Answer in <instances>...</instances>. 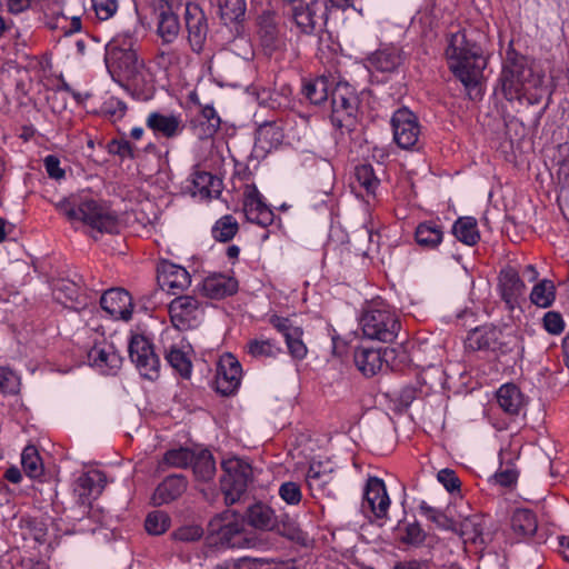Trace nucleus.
I'll return each mask as SVG.
<instances>
[{"mask_svg": "<svg viewBox=\"0 0 569 569\" xmlns=\"http://www.w3.org/2000/svg\"><path fill=\"white\" fill-rule=\"evenodd\" d=\"M20 381L18 376L6 367H0V391L3 393H17Z\"/></svg>", "mask_w": 569, "mask_h": 569, "instance_id": "obj_56", "label": "nucleus"}, {"mask_svg": "<svg viewBox=\"0 0 569 569\" xmlns=\"http://www.w3.org/2000/svg\"><path fill=\"white\" fill-rule=\"evenodd\" d=\"M129 358L134 363L140 376L154 381L160 376V360L153 345L143 335H132L128 345Z\"/></svg>", "mask_w": 569, "mask_h": 569, "instance_id": "obj_9", "label": "nucleus"}, {"mask_svg": "<svg viewBox=\"0 0 569 569\" xmlns=\"http://www.w3.org/2000/svg\"><path fill=\"white\" fill-rule=\"evenodd\" d=\"M458 522V530L465 540L476 542L482 540L483 533V518L480 515H471L463 517L461 520L456 519Z\"/></svg>", "mask_w": 569, "mask_h": 569, "instance_id": "obj_37", "label": "nucleus"}, {"mask_svg": "<svg viewBox=\"0 0 569 569\" xmlns=\"http://www.w3.org/2000/svg\"><path fill=\"white\" fill-rule=\"evenodd\" d=\"M359 325L366 338L385 343L393 342L401 329L395 311L377 301H372L363 308Z\"/></svg>", "mask_w": 569, "mask_h": 569, "instance_id": "obj_4", "label": "nucleus"}, {"mask_svg": "<svg viewBox=\"0 0 569 569\" xmlns=\"http://www.w3.org/2000/svg\"><path fill=\"white\" fill-rule=\"evenodd\" d=\"M260 44L266 53L271 54L281 46L279 17L274 10H263L257 19Z\"/></svg>", "mask_w": 569, "mask_h": 569, "instance_id": "obj_19", "label": "nucleus"}, {"mask_svg": "<svg viewBox=\"0 0 569 569\" xmlns=\"http://www.w3.org/2000/svg\"><path fill=\"white\" fill-rule=\"evenodd\" d=\"M437 479L449 492L460 491L461 482L453 470H440Z\"/></svg>", "mask_w": 569, "mask_h": 569, "instance_id": "obj_59", "label": "nucleus"}, {"mask_svg": "<svg viewBox=\"0 0 569 569\" xmlns=\"http://www.w3.org/2000/svg\"><path fill=\"white\" fill-rule=\"evenodd\" d=\"M278 533L289 538L290 540L300 541L305 539L303 532L296 526L295 522H283L280 525L278 522V527L274 529Z\"/></svg>", "mask_w": 569, "mask_h": 569, "instance_id": "obj_63", "label": "nucleus"}, {"mask_svg": "<svg viewBox=\"0 0 569 569\" xmlns=\"http://www.w3.org/2000/svg\"><path fill=\"white\" fill-rule=\"evenodd\" d=\"M193 459L194 452L181 447L168 450L163 456L161 465L174 468H187L191 465Z\"/></svg>", "mask_w": 569, "mask_h": 569, "instance_id": "obj_48", "label": "nucleus"}, {"mask_svg": "<svg viewBox=\"0 0 569 569\" xmlns=\"http://www.w3.org/2000/svg\"><path fill=\"white\" fill-rule=\"evenodd\" d=\"M390 507V499L382 479L371 477L368 479L361 509L365 513H372L376 519H386Z\"/></svg>", "mask_w": 569, "mask_h": 569, "instance_id": "obj_12", "label": "nucleus"}, {"mask_svg": "<svg viewBox=\"0 0 569 569\" xmlns=\"http://www.w3.org/2000/svg\"><path fill=\"white\" fill-rule=\"evenodd\" d=\"M501 331L495 327H480L469 332L466 348L472 351H496L500 349Z\"/></svg>", "mask_w": 569, "mask_h": 569, "instance_id": "obj_23", "label": "nucleus"}, {"mask_svg": "<svg viewBox=\"0 0 569 569\" xmlns=\"http://www.w3.org/2000/svg\"><path fill=\"white\" fill-rule=\"evenodd\" d=\"M170 527V517L160 510L150 512L144 521V528L148 533L159 536L164 533Z\"/></svg>", "mask_w": 569, "mask_h": 569, "instance_id": "obj_50", "label": "nucleus"}, {"mask_svg": "<svg viewBox=\"0 0 569 569\" xmlns=\"http://www.w3.org/2000/svg\"><path fill=\"white\" fill-rule=\"evenodd\" d=\"M419 510L427 519L435 522L437 527L451 531L458 530V522L451 516L449 508L447 509L448 513H446L429 506L426 501H421Z\"/></svg>", "mask_w": 569, "mask_h": 569, "instance_id": "obj_40", "label": "nucleus"}, {"mask_svg": "<svg viewBox=\"0 0 569 569\" xmlns=\"http://www.w3.org/2000/svg\"><path fill=\"white\" fill-rule=\"evenodd\" d=\"M453 236L467 246H475L479 239L477 220L473 217H460L452 226Z\"/></svg>", "mask_w": 569, "mask_h": 569, "instance_id": "obj_35", "label": "nucleus"}, {"mask_svg": "<svg viewBox=\"0 0 569 569\" xmlns=\"http://www.w3.org/2000/svg\"><path fill=\"white\" fill-rule=\"evenodd\" d=\"M223 476L220 481L224 502L232 506L246 495L249 483L253 479L252 467L241 458L233 457L222 462Z\"/></svg>", "mask_w": 569, "mask_h": 569, "instance_id": "obj_7", "label": "nucleus"}, {"mask_svg": "<svg viewBox=\"0 0 569 569\" xmlns=\"http://www.w3.org/2000/svg\"><path fill=\"white\" fill-rule=\"evenodd\" d=\"M146 128L158 140H172L182 134L186 120L180 112L154 110L146 117Z\"/></svg>", "mask_w": 569, "mask_h": 569, "instance_id": "obj_11", "label": "nucleus"}, {"mask_svg": "<svg viewBox=\"0 0 569 569\" xmlns=\"http://www.w3.org/2000/svg\"><path fill=\"white\" fill-rule=\"evenodd\" d=\"M303 331L301 328L293 330L292 333H287L286 342L290 355L298 360L307 356V347L302 341Z\"/></svg>", "mask_w": 569, "mask_h": 569, "instance_id": "obj_53", "label": "nucleus"}, {"mask_svg": "<svg viewBox=\"0 0 569 569\" xmlns=\"http://www.w3.org/2000/svg\"><path fill=\"white\" fill-rule=\"evenodd\" d=\"M378 184L379 179L370 164H360L355 168L353 180L350 183L355 191L362 189L367 194H375Z\"/></svg>", "mask_w": 569, "mask_h": 569, "instance_id": "obj_36", "label": "nucleus"}, {"mask_svg": "<svg viewBox=\"0 0 569 569\" xmlns=\"http://www.w3.org/2000/svg\"><path fill=\"white\" fill-rule=\"evenodd\" d=\"M445 53L449 70L463 84L471 99L478 98L487 66L482 48L463 30L449 37Z\"/></svg>", "mask_w": 569, "mask_h": 569, "instance_id": "obj_1", "label": "nucleus"}, {"mask_svg": "<svg viewBox=\"0 0 569 569\" xmlns=\"http://www.w3.org/2000/svg\"><path fill=\"white\" fill-rule=\"evenodd\" d=\"M390 124L393 142H418L421 127L417 116L408 108H400L395 111Z\"/></svg>", "mask_w": 569, "mask_h": 569, "instance_id": "obj_18", "label": "nucleus"}, {"mask_svg": "<svg viewBox=\"0 0 569 569\" xmlns=\"http://www.w3.org/2000/svg\"><path fill=\"white\" fill-rule=\"evenodd\" d=\"M556 298V288L552 281L542 280L538 282L530 293V300L533 305L540 308H548L552 305Z\"/></svg>", "mask_w": 569, "mask_h": 569, "instance_id": "obj_43", "label": "nucleus"}, {"mask_svg": "<svg viewBox=\"0 0 569 569\" xmlns=\"http://www.w3.org/2000/svg\"><path fill=\"white\" fill-rule=\"evenodd\" d=\"M93 8L100 20H108L116 13L118 2L117 0H94Z\"/></svg>", "mask_w": 569, "mask_h": 569, "instance_id": "obj_60", "label": "nucleus"}, {"mask_svg": "<svg viewBox=\"0 0 569 569\" xmlns=\"http://www.w3.org/2000/svg\"><path fill=\"white\" fill-rule=\"evenodd\" d=\"M203 535V530L200 526L189 525L177 529L172 536L176 540L192 542L199 540Z\"/></svg>", "mask_w": 569, "mask_h": 569, "instance_id": "obj_58", "label": "nucleus"}, {"mask_svg": "<svg viewBox=\"0 0 569 569\" xmlns=\"http://www.w3.org/2000/svg\"><path fill=\"white\" fill-rule=\"evenodd\" d=\"M402 50L397 47H387L377 50L370 57V63L379 71L393 72L403 62Z\"/></svg>", "mask_w": 569, "mask_h": 569, "instance_id": "obj_31", "label": "nucleus"}, {"mask_svg": "<svg viewBox=\"0 0 569 569\" xmlns=\"http://www.w3.org/2000/svg\"><path fill=\"white\" fill-rule=\"evenodd\" d=\"M44 167L50 178L59 180L64 177V170L60 168V161L56 156L46 157Z\"/></svg>", "mask_w": 569, "mask_h": 569, "instance_id": "obj_64", "label": "nucleus"}, {"mask_svg": "<svg viewBox=\"0 0 569 569\" xmlns=\"http://www.w3.org/2000/svg\"><path fill=\"white\" fill-rule=\"evenodd\" d=\"M178 16L171 10L159 12L158 34L164 43H171L179 34Z\"/></svg>", "mask_w": 569, "mask_h": 569, "instance_id": "obj_38", "label": "nucleus"}, {"mask_svg": "<svg viewBox=\"0 0 569 569\" xmlns=\"http://www.w3.org/2000/svg\"><path fill=\"white\" fill-rule=\"evenodd\" d=\"M191 183L192 196L206 200L218 198L223 189L222 180L206 171L194 172Z\"/></svg>", "mask_w": 569, "mask_h": 569, "instance_id": "obj_27", "label": "nucleus"}, {"mask_svg": "<svg viewBox=\"0 0 569 569\" xmlns=\"http://www.w3.org/2000/svg\"><path fill=\"white\" fill-rule=\"evenodd\" d=\"M221 120L214 108L206 106L193 124L194 134L200 140L212 139L220 127Z\"/></svg>", "mask_w": 569, "mask_h": 569, "instance_id": "obj_30", "label": "nucleus"}, {"mask_svg": "<svg viewBox=\"0 0 569 569\" xmlns=\"http://www.w3.org/2000/svg\"><path fill=\"white\" fill-rule=\"evenodd\" d=\"M107 479L103 472L91 470L82 473L76 481L74 493L81 505H89L91 499L99 497L104 489Z\"/></svg>", "mask_w": 569, "mask_h": 569, "instance_id": "obj_22", "label": "nucleus"}, {"mask_svg": "<svg viewBox=\"0 0 569 569\" xmlns=\"http://www.w3.org/2000/svg\"><path fill=\"white\" fill-rule=\"evenodd\" d=\"M219 16L227 26L239 22L246 14V0H218Z\"/></svg>", "mask_w": 569, "mask_h": 569, "instance_id": "obj_39", "label": "nucleus"}, {"mask_svg": "<svg viewBox=\"0 0 569 569\" xmlns=\"http://www.w3.org/2000/svg\"><path fill=\"white\" fill-rule=\"evenodd\" d=\"M242 369L240 362L231 353L223 355L217 367L216 390L222 396L233 395L241 382Z\"/></svg>", "mask_w": 569, "mask_h": 569, "instance_id": "obj_14", "label": "nucleus"}, {"mask_svg": "<svg viewBox=\"0 0 569 569\" xmlns=\"http://www.w3.org/2000/svg\"><path fill=\"white\" fill-rule=\"evenodd\" d=\"M101 308L116 319L129 320L132 316V299L129 292L121 288H112L100 298Z\"/></svg>", "mask_w": 569, "mask_h": 569, "instance_id": "obj_20", "label": "nucleus"}, {"mask_svg": "<svg viewBox=\"0 0 569 569\" xmlns=\"http://www.w3.org/2000/svg\"><path fill=\"white\" fill-rule=\"evenodd\" d=\"M333 479L332 471L323 470L321 462L311 463L307 472V481L311 489L325 490Z\"/></svg>", "mask_w": 569, "mask_h": 569, "instance_id": "obj_46", "label": "nucleus"}, {"mask_svg": "<svg viewBox=\"0 0 569 569\" xmlns=\"http://www.w3.org/2000/svg\"><path fill=\"white\" fill-rule=\"evenodd\" d=\"M499 288L501 298L510 311L520 306L526 286L515 269L507 268L500 272Z\"/></svg>", "mask_w": 569, "mask_h": 569, "instance_id": "obj_21", "label": "nucleus"}, {"mask_svg": "<svg viewBox=\"0 0 569 569\" xmlns=\"http://www.w3.org/2000/svg\"><path fill=\"white\" fill-rule=\"evenodd\" d=\"M333 7V0H309L306 6L293 7L292 18L302 33L312 34L322 30Z\"/></svg>", "mask_w": 569, "mask_h": 569, "instance_id": "obj_10", "label": "nucleus"}, {"mask_svg": "<svg viewBox=\"0 0 569 569\" xmlns=\"http://www.w3.org/2000/svg\"><path fill=\"white\" fill-rule=\"evenodd\" d=\"M137 40L128 32L114 36L106 46L104 62L111 78L121 86L142 90L149 72L136 49Z\"/></svg>", "mask_w": 569, "mask_h": 569, "instance_id": "obj_2", "label": "nucleus"}, {"mask_svg": "<svg viewBox=\"0 0 569 569\" xmlns=\"http://www.w3.org/2000/svg\"><path fill=\"white\" fill-rule=\"evenodd\" d=\"M244 517L248 525L257 529L274 530L278 527V517L273 509L263 502L249 506Z\"/></svg>", "mask_w": 569, "mask_h": 569, "instance_id": "obj_28", "label": "nucleus"}, {"mask_svg": "<svg viewBox=\"0 0 569 569\" xmlns=\"http://www.w3.org/2000/svg\"><path fill=\"white\" fill-rule=\"evenodd\" d=\"M169 313L171 322L177 329L187 330L194 327L202 315V309L194 297L180 296L170 302Z\"/></svg>", "mask_w": 569, "mask_h": 569, "instance_id": "obj_13", "label": "nucleus"}, {"mask_svg": "<svg viewBox=\"0 0 569 569\" xmlns=\"http://www.w3.org/2000/svg\"><path fill=\"white\" fill-rule=\"evenodd\" d=\"M211 543L223 548H253L258 545L254 532L244 528L238 520H230L226 511L212 518L208 525Z\"/></svg>", "mask_w": 569, "mask_h": 569, "instance_id": "obj_5", "label": "nucleus"}, {"mask_svg": "<svg viewBox=\"0 0 569 569\" xmlns=\"http://www.w3.org/2000/svg\"><path fill=\"white\" fill-rule=\"evenodd\" d=\"M88 360L92 366L99 369H119L122 363V357L113 350L112 346H94L88 352Z\"/></svg>", "mask_w": 569, "mask_h": 569, "instance_id": "obj_32", "label": "nucleus"}, {"mask_svg": "<svg viewBox=\"0 0 569 569\" xmlns=\"http://www.w3.org/2000/svg\"><path fill=\"white\" fill-rule=\"evenodd\" d=\"M427 533L418 522L408 523L405 527V532L401 536V542L411 546H420L425 542Z\"/></svg>", "mask_w": 569, "mask_h": 569, "instance_id": "obj_54", "label": "nucleus"}, {"mask_svg": "<svg viewBox=\"0 0 569 569\" xmlns=\"http://www.w3.org/2000/svg\"><path fill=\"white\" fill-rule=\"evenodd\" d=\"M169 365L176 369L182 377L187 378L191 372V362L186 353L178 348H171L166 356Z\"/></svg>", "mask_w": 569, "mask_h": 569, "instance_id": "obj_51", "label": "nucleus"}, {"mask_svg": "<svg viewBox=\"0 0 569 569\" xmlns=\"http://www.w3.org/2000/svg\"><path fill=\"white\" fill-rule=\"evenodd\" d=\"M290 93L291 89L287 86L282 87L280 92L262 89L258 92L257 99L261 106L270 109H279L289 104L288 97Z\"/></svg>", "mask_w": 569, "mask_h": 569, "instance_id": "obj_45", "label": "nucleus"}, {"mask_svg": "<svg viewBox=\"0 0 569 569\" xmlns=\"http://www.w3.org/2000/svg\"><path fill=\"white\" fill-rule=\"evenodd\" d=\"M280 498L288 505H298L302 499L301 488L297 482L287 481L279 488Z\"/></svg>", "mask_w": 569, "mask_h": 569, "instance_id": "obj_55", "label": "nucleus"}, {"mask_svg": "<svg viewBox=\"0 0 569 569\" xmlns=\"http://www.w3.org/2000/svg\"><path fill=\"white\" fill-rule=\"evenodd\" d=\"M54 207L71 223L81 222L99 233L119 232L117 214L98 200L71 196L54 202Z\"/></svg>", "mask_w": 569, "mask_h": 569, "instance_id": "obj_3", "label": "nucleus"}, {"mask_svg": "<svg viewBox=\"0 0 569 569\" xmlns=\"http://www.w3.org/2000/svg\"><path fill=\"white\" fill-rule=\"evenodd\" d=\"M532 77L527 59L523 56L508 53L499 78V86L508 101L520 99L525 84Z\"/></svg>", "mask_w": 569, "mask_h": 569, "instance_id": "obj_8", "label": "nucleus"}, {"mask_svg": "<svg viewBox=\"0 0 569 569\" xmlns=\"http://www.w3.org/2000/svg\"><path fill=\"white\" fill-rule=\"evenodd\" d=\"M267 559L242 557L232 562L231 569H267Z\"/></svg>", "mask_w": 569, "mask_h": 569, "instance_id": "obj_61", "label": "nucleus"}, {"mask_svg": "<svg viewBox=\"0 0 569 569\" xmlns=\"http://www.w3.org/2000/svg\"><path fill=\"white\" fill-rule=\"evenodd\" d=\"M193 472L199 480L209 481L216 473V461L208 450H201L194 453V459L191 462Z\"/></svg>", "mask_w": 569, "mask_h": 569, "instance_id": "obj_41", "label": "nucleus"}, {"mask_svg": "<svg viewBox=\"0 0 569 569\" xmlns=\"http://www.w3.org/2000/svg\"><path fill=\"white\" fill-rule=\"evenodd\" d=\"M331 122L341 130L351 133L357 127V114L360 100L352 86L338 82L330 93Z\"/></svg>", "mask_w": 569, "mask_h": 569, "instance_id": "obj_6", "label": "nucleus"}, {"mask_svg": "<svg viewBox=\"0 0 569 569\" xmlns=\"http://www.w3.org/2000/svg\"><path fill=\"white\" fill-rule=\"evenodd\" d=\"M248 352L254 358H262V357H274L279 351L280 348L277 347L271 340H250L248 342Z\"/></svg>", "mask_w": 569, "mask_h": 569, "instance_id": "obj_52", "label": "nucleus"}, {"mask_svg": "<svg viewBox=\"0 0 569 569\" xmlns=\"http://www.w3.org/2000/svg\"><path fill=\"white\" fill-rule=\"evenodd\" d=\"M416 241L419 246L435 249L443 238V231L440 224L435 221H425L418 224L415 232Z\"/></svg>", "mask_w": 569, "mask_h": 569, "instance_id": "obj_34", "label": "nucleus"}, {"mask_svg": "<svg viewBox=\"0 0 569 569\" xmlns=\"http://www.w3.org/2000/svg\"><path fill=\"white\" fill-rule=\"evenodd\" d=\"M188 481L182 475L168 476L161 483L158 485L152 496L154 505L169 503L179 497L187 490Z\"/></svg>", "mask_w": 569, "mask_h": 569, "instance_id": "obj_25", "label": "nucleus"}, {"mask_svg": "<svg viewBox=\"0 0 569 569\" xmlns=\"http://www.w3.org/2000/svg\"><path fill=\"white\" fill-rule=\"evenodd\" d=\"M283 129L277 121H267L256 131V142H282Z\"/></svg>", "mask_w": 569, "mask_h": 569, "instance_id": "obj_49", "label": "nucleus"}, {"mask_svg": "<svg viewBox=\"0 0 569 569\" xmlns=\"http://www.w3.org/2000/svg\"><path fill=\"white\" fill-rule=\"evenodd\" d=\"M302 94L313 104H320L328 99L329 81L325 77L306 81L302 87Z\"/></svg>", "mask_w": 569, "mask_h": 569, "instance_id": "obj_42", "label": "nucleus"}, {"mask_svg": "<svg viewBox=\"0 0 569 569\" xmlns=\"http://www.w3.org/2000/svg\"><path fill=\"white\" fill-rule=\"evenodd\" d=\"M355 363L359 371L366 377H372L380 372L385 367L388 368L383 359L381 349L359 347L355 350Z\"/></svg>", "mask_w": 569, "mask_h": 569, "instance_id": "obj_26", "label": "nucleus"}, {"mask_svg": "<svg viewBox=\"0 0 569 569\" xmlns=\"http://www.w3.org/2000/svg\"><path fill=\"white\" fill-rule=\"evenodd\" d=\"M162 287H167L171 290L172 295L187 289L191 282L189 272L176 264H169L163 268L161 276Z\"/></svg>", "mask_w": 569, "mask_h": 569, "instance_id": "obj_33", "label": "nucleus"}, {"mask_svg": "<svg viewBox=\"0 0 569 569\" xmlns=\"http://www.w3.org/2000/svg\"><path fill=\"white\" fill-rule=\"evenodd\" d=\"M542 326L550 335H560L565 329V321L560 312L548 311L542 318Z\"/></svg>", "mask_w": 569, "mask_h": 569, "instance_id": "obj_57", "label": "nucleus"}, {"mask_svg": "<svg viewBox=\"0 0 569 569\" xmlns=\"http://www.w3.org/2000/svg\"><path fill=\"white\" fill-rule=\"evenodd\" d=\"M188 40L194 52H200L208 34L207 18L202 9L196 3H187L184 9Z\"/></svg>", "mask_w": 569, "mask_h": 569, "instance_id": "obj_17", "label": "nucleus"}, {"mask_svg": "<svg viewBox=\"0 0 569 569\" xmlns=\"http://www.w3.org/2000/svg\"><path fill=\"white\" fill-rule=\"evenodd\" d=\"M238 290V281L230 276L213 273L202 281L201 291L204 297L210 299H223L232 296Z\"/></svg>", "mask_w": 569, "mask_h": 569, "instance_id": "obj_24", "label": "nucleus"}, {"mask_svg": "<svg viewBox=\"0 0 569 569\" xmlns=\"http://www.w3.org/2000/svg\"><path fill=\"white\" fill-rule=\"evenodd\" d=\"M243 212L248 221L258 226L268 227L273 222V211L262 201L261 194L254 184H246Z\"/></svg>", "mask_w": 569, "mask_h": 569, "instance_id": "obj_16", "label": "nucleus"}, {"mask_svg": "<svg viewBox=\"0 0 569 569\" xmlns=\"http://www.w3.org/2000/svg\"><path fill=\"white\" fill-rule=\"evenodd\" d=\"M426 393L421 387L416 386H406L399 391L398 400L399 402L408 407L412 403L415 399Z\"/></svg>", "mask_w": 569, "mask_h": 569, "instance_id": "obj_62", "label": "nucleus"}, {"mask_svg": "<svg viewBox=\"0 0 569 569\" xmlns=\"http://www.w3.org/2000/svg\"><path fill=\"white\" fill-rule=\"evenodd\" d=\"M499 407L510 416L519 415L525 405L520 389L513 383L502 385L496 393Z\"/></svg>", "mask_w": 569, "mask_h": 569, "instance_id": "obj_29", "label": "nucleus"}, {"mask_svg": "<svg viewBox=\"0 0 569 569\" xmlns=\"http://www.w3.org/2000/svg\"><path fill=\"white\" fill-rule=\"evenodd\" d=\"M511 530L520 540L543 543L546 535L538 529L536 513L527 508H518L512 512L510 519Z\"/></svg>", "mask_w": 569, "mask_h": 569, "instance_id": "obj_15", "label": "nucleus"}, {"mask_svg": "<svg viewBox=\"0 0 569 569\" xmlns=\"http://www.w3.org/2000/svg\"><path fill=\"white\" fill-rule=\"evenodd\" d=\"M238 229L237 220L231 214H227L212 227V237L220 242H227L237 234Z\"/></svg>", "mask_w": 569, "mask_h": 569, "instance_id": "obj_47", "label": "nucleus"}, {"mask_svg": "<svg viewBox=\"0 0 569 569\" xmlns=\"http://www.w3.org/2000/svg\"><path fill=\"white\" fill-rule=\"evenodd\" d=\"M21 465L30 478H39L43 473V463L34 446H27L21 453Z\"/></svg>", "mask_w": 569, "mask_h": 569, "instance_id": "obj_44", "label": "nucleus"}]
</instances>
